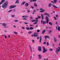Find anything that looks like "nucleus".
<instances>
[{"mask_svg": "<svg viewBox=\"0 0 60 60\" xmlns=\"http://www.w3.org/2000/svg\"><path fill=\"white\" fill-rule=\"evenodd\" d=\"M8 4V3L7 1L6 2H5L4 3V4L2 6V7L3 8H6V7L7 6Z\"/></svg>", "mask_w": 60, "mask_h": 60, "instance_id": "f257e3e1", "label": "nucleus"}, {"mask_svg": "<svg viewBox=\"0 0 60 60\" xmlns=\"http://www.w3.org/2000/svg\"><path fill=\"white\" fill-rule=\"evenodd\" d=\"M41 18H42V20L41 21V24H42V23H43V25H45V23H44V21H43V20H43V15L42 14H41Z\"/></svg>", "mask_w": 60, "mask_h": 60, "instance_id": "f03ea898", "label": "nucleus"}, {"mask_svg": "<svg viewBox=\"0 0 60 60\" xmlns=\"http://www.w3.org/2000/svg\"><path fill=\"white\" fill-rule=\"evenodd\" d=\"M42 48H43V53H45V52H46L47 51V50L45 49V47H43Z\"/></svg>", "mask_w": 60, "mask_h": 60, "instance_id": "7ed1b4c3", "label": "nucleus"}, {"mask_svg": "<svg viewBox=\"0 0 60 60\" xmlns=\"http://www.w3.org/2000/svg\"><path fill=\"white\" fill-rule=\"evenodd\" d=\"M45 19H46V22L47 23H48L49 22V18L47 16H46L45 17Z\"/></svg>", "mask_w": 60, "mask_h": 60, "instance_id": "20e7f679", "label": "nucleus"}, {"mask_svg": "<svg viewBox=\"0 0 60 60\" xmlns=\"http://www.w3.org/2000/svg\"><path fill=\"white\" fill-rule=\"evenodd\" d=\"M15 7H16V6L11 5L10 6L9 9H12V8H14Z\"/></svg>", "mask_w": 60, "mask_h": 60, "instance_id": "39448f33", "label": "nucleus"}, {"mask_svg": "<svg viewBox=\"0 0 60 60\" xmlns=\"http://www.w3.org/2000/svg\"><path fill=\"white\" fill-rule=\"evenodd\" d=\"M59 51H60V49H59L58 48H57L56 49V53L57 54L58 52H59Z\"/></svg>", "mask_w": 60, "mask_h": 60, "instance_id": "423d86ee", "label": "nucleus"}, {"mask_svg": "<svg viewBox=\"0 0 60 60\" xmlns=\"http://www.w3.org/2000/svg\"><path fill=\"white\" fill-rule=\"evenodd\" d=\"M38 33H34V34L33 35L35 36H36V37H37V36H38Z\"/></svg>", "mask_w": 60, "mask_h": 60, "instance_id": "0eeeda50", "label": "nucleus"}, {"mask_svg": "<svg viewBox=\"0 0 60 60\" xmlns=\"http://www.w3.org/2000/svg\"><path fill=\"white\" fill-rule=\"evenodd\" d=\"M38 50L39 51H41V48L40 46H38Z\"/></svg>", "mask_w": 60, "mask_h": 60, "instance_id": "6e6552de", "label": "nucleus"}, {"mask_svg": "<svg viewBox=\"0 0 60 60\" xmlns=\"http://www.w3.org/2000/svg\"><path fill=\"white\" fill-rule=\"evenodd\" d=\"M44 38L46 39V38H48V39L49 38V37L48 35L45 36L44 37Z\"/></svg>", "mask_w": 60, "mask_h": 60, "instance_id": "1a4fd4ad", "label": "nucleus"}, {"mask_svg": "<svg viewBox=\"0 0 60 60\" xmlns=\"http://www.w3.org/2000/svg\"><path fill=\"white\" fill-rule=\"evenodd\" d=\"M7 25V24H6L5 23H4L2 24V26H6Z\"/></svg>", "mask_w": 60, "mask_h": 60, "instance_id": "9d476101", "label": "nucleus"}, {"mask_svg": "<svg viewBox=\"0 0 60 60\" xmlns=\"http://www.w3.org/2000/svg\"><path fill=\"white\" fill-rule=\"evenodd\" d=\"M5 0H2L0 3V5H1L2 4H3V3L4 2Z\"/></svg>", "mask_w": 60, "mask_h": 60, "instance_id": "9b49d317", "label": "nucleus"}, {"mask_svg": "<svg viewBox=\"0 0 60 60\" xmlns=\"http://www.w3.org/2000/svg\"><path fill=\"white\" fill-rule=\"evenodd\" d=\"M38 56L39 57V59H41V55L40 54L38 55Z\"/></svg>", "mask_w": 60, "mask_h": 60, "instance_id": "f8f14e48", "label": "nucleus"}, {"mask_svg": "<svg viewBox=\"0 0 60 60\" xmlns=\"http://www.w3.org/2000/svg\"><path fill=\"white\" fill-rule=\"evenodd\" d=\"M52 6H53L54 8H57V7L55 5H52Z\"/></svg>", "mask_w": 60, "mask_h": 60, "instance_id": "ddd939ff", "label": "nucleus"}, {"mask_svg": "<svg viewBox=\"0 0 60 60\" xmlns=\"http://www.w3.org/2000/svg\"><path fill=\"white\" fill-rule=\"evenodd\" d=\"M34 7H37V5L36 4V3H34Z\"/></svg>", "mask_w": 60, "mask_h": 60, "instance_id": "4468645a", "label": "nucleus"}, {"mask_svg": "<svg viewBox=\"0 0 60 60\" xmlns=\"http://www.w3.org/2000/svg\"><path fill=\"white\" fill-rule=\"evenodd\" d=\"M46 31V30H43V31H42V34H44V33L45 32V31Z\"/></svg>", "mask_w": 60, "mask_h": 60, "instance_id": "2eb2a0df", "label": "nucleus"}, {"mask_svg": "<svg viewBox=\"0 0 60 60\" xmlns=\"http://www.w3.org/2000/svg\"><path fill=\"white\" fill-rule=\"evenodd\" d=\"M15 3V4L17 3V4H19V0H17Z\"/></svg>", "mask_w": 60, "mask_h": 60, "instance_id": "dca6fc26", "label": "nucleus"}, {"mask_svg": "<svg viewBox=\"0 0 60 60\" xmlns=\"http://www.w3.org/2000/svg\"><path fill=\"white\" fill-rule=\"evenodd\" d=\"M55 4H56L57 2V0H53Z\"/></svg>", "mask_w": 60, "mask_h": 60, "instance_id": "f3484780", "label": "nucleus"}, {"mask_svg": "<svg viewBox=\"0 0 60 60\" xmlns=\"http://www.w3.org/2000/svg\"><path fill=\"white\" fill-rule=\"evenodd\" d=\"M25 6H26L27 7L28 6V3H26L25 4Z\"/></svg>", "mask_w": 60, "mask_h": 60, "instance_id": "a211bd4d", "label": "nucleus"}, {"mask_svg": "<svg viewBox=\"0 0 60 60\" xmlns=\"http://www.w3.org/2000/svg\"><path fill=\"white\" fill-rule=\"evenodd\" d=\"M26 29H27V30H30L29 27H26Z\"/></svg>", "mask_w": 60, "mask_h": 60, "instance_id": "6ab92c4d", "label": "nucleus"}, {"mask_svg": "<svg viewBox=\"0 0 60 60\" xmlns=\"http://www.w3.org/2000/svg\"><path fill=\"white\" fill-rule=\"evenodd\" d=\"M45 11V10H43V11H39V12H43L44 11Z\"/></svg>", "mask_w": 60, "mask_h": 60, "instance_id": "aec40b11", "label": "nucleus"}, {"mask_svg": "<svg viewBox=\"0 0 60 60\" xmlns=\"http://www.w3.org/2000/svg\"><path fill=\"white\" fill-rule=\"evenodd\" d=\"M51 3H49L48 5L49 7H51Z\"/></svg>", "mask_w": 60, "mask_h": 60, "instance_id": "412c9836", "label": "nucleus"}, {"mask_svg": "<svg viewBox=\"0 0 60 60\" xmlns=\"http://www.w3.org/2000/svg\"><path fill=\"white\" fill-rule=\"evenodd\" d=\"M41 36H40V42L41 43Z\"/></svg>", "mask_w": 60, "mask_h": 60, "instance_id": "4be33fe9", "label": "nucleus"}, {"mask_svg": "<svg viewBox=\"0 0 60 60\" xmlns=\"http://www.w3.org/2000/svg\"><path fill=\"white\" fill-rule=\"evenodd\" d=\"M33 29H34V28L31 27H30V30H33Z\"/></svg>", "mask_w": 60, "mask_h": 60, "instance_id": "5701e85b", "label": "nucleus"}, {"mask_svg": "<svg viewBox=\"0 0 60 60\" xmlns=\"http://www.w3.org/2000/svg\"><path fill=\"white\" fill-rule=\"evenodd\" d=\"M49 24L51 26H52V23L51 22H49Z\"/></svg>", "mask_w": 60, "mask_h": 60, "instance_id": "b1692460", "label": "nucleus"}, {"mask_svg": "<svg viewBox=\"0 0 60 60\" xmlns=\"http://www.w3.org/2000/svg\"><path fill=\"white\" fill-rule=\"evenodd\" d=\"M58 31H60V27L58 26Z\"/></svg>", "mask_w": 60, "mask_h": 60, "instance_id": "393cba45", "label": "nucleus"}, {"mask_svg": "<svg viewBox=\"0 0 60 60\" xmlns=\"http://www.w3.org/2000/svg\"><path fill=\"white\" fill-rule=\"evenodd\" d=\"M51 32H52L51 30H49V34H51Z\"/></svg>", "mask_w": 60, "mask_h": 60, "instance_id": "a878e982", "label": "nucleus"}, {"mask_svg": "<svg viewBox=\"0 0 60 60\" xmlns=\"http://www.w3.org/2000/svg\"><path fill=\"white\" fill-rule=\"evenodd\" d=\"M28 33L29 34H32V31H29L28 32Z\"/></svg>", "mask_w": 60, "mask_h": 60, "instance_id": "bb28decb", "label": "nucleus"}, {"mask_svg": "<svg viewBox=\"0 0 60 60\" xmlns=\"http://www.w3.org/2000/svg\"><path fill=\"white\" fill-rule=\"evenodd\" d=\"M35 20H31V22H35Z\"/></svg>", "mask_w": 60, "mask_h": 60, "instance_id": "cd10ccee", "label": "nucleus"}, {"mask_svg": "<svg viewBox=\"0 0 60 60\" xmlns=\"http://www.w3.org/2000/svg\"><path fill=\"white\" fill-rule=\"evenodd\" d=\"M25 3H26L25 2H22L21 4L22 5H24L25 4Z\"/></svg>", "mask_w": 60, "mask_h": 60, "instance_id": "c85d7f7f", "label": "nucleus"}, {"mask_svg": "<svg viewBox=\"0 0 60 60\" xmlns=\"http://www.w3.org/2000/svg\"><path fill=\"white\" fill-rule=\"evenodd\" d=\"M37 24V22H36L34 23H33V24L34 25H36V24Z\"/></svg>", "mask_w": 60, "mask_h": 60, "instance_id": "c756f323", "label": "nucleus"}, {"mask_svg": "<svg viewBox=\"0 0 60 60\" xmlns=\"http://www.w3.org/2000/svg\"><path fill=\"white\" fill-rule=\"evenodd\" d=\"M15 15H11V17H12V18H13V17H15Z\"/></svg>", "mask_w": 60, "mask_h": 60, "instance_id": "7c9ffc66", "label": "nucleus"}, {"mask_svg": "<svg viewBox=\"0 0 60 60\" xmlns=\"http://www.w3.org/2000/svg\"><path fill=\"white\" fill-rule=\"evenodd\" d=\"M30 48L31 50V52H32V48L31 47V46H30Z\"/></svg>", "mask_w": 60, "mask_h": 60, "instance_id": "2f4dec72", "label": "nucleus"}, {"mask_svg": "<svg viewBox=\"0 0 60 60\" xmlns=\"http://www.w3.org/2000/svg\"><path fill=\"white\" fill-rule=\"evenodd\" d=\"M47 14H48V13H45L43 15H45V16L46 15H47Z\"/></svg>", "mask_w": 60, "mask_h": 60, "instance_id": "473e14b6", "label": "nucleus"}, {"mask_svg": "<svg viewBox=\"0 0 60 60\" xmlns=\"http://www.w3.org/2000/svg\"><path fill=\"white\" fill-rule=\"evenodd\" d=\"M31 9H34V7L32 6H31Z\"/></svg>", "mask_w": 60, "mask_h": 60, "instance_id": "72a5a7b5", "label": "nucleus"}, {"mask_svg": "<svg viewBox=\"0 0 60 60\" xmlns=\"http://www.w3.org/2000/svg\"><path fill=\"white\" fill-rule=\"evenodd\" d=\"M46 44L47 45V46H49V43L48 42H47L46 43Z\"/></svg>", "mask_w": 60, "mask_h": 60, "instance_id": "f704fd0d", "label": "nucleus"}, {"mask_svg": "<svg viewBox=\"0 0 60 60\" xmlns=\"http://www.w3.org/2000/svg\"><path fill=\"white\" fill-rule=\"evenodd\" d=\"M27 12H30V11H29V9H27Z\"/></svg>", "mask_w": 60, "mask_h": 60, "instance_id": "c9c22d12", "label": "nucleus"}, {"mask_svg": "<svg viewBox=\"0 0 60 60\" xmlns=\"http://www.w3.org/2000/svg\"><path fill=\"white\" fill-rule=\"evenodd\" d=\"M49 50L51 51H53V49H49Z\"/></svg>", "mask_w": 60, "mask_h": 60, "instance_id": "e433bc0d", "label": "nucleus"}, {"mask_svg": "<svg viewBox=\"0 0 60 60\" xmlns=\"http://www.w3.org/2000/svg\"><path fill=\"white\" fill-rule=\"evenodd\" d=\"M47 16H48V17H50V15H49V14H47Z\"/></svg>", "mask_w": 60, "mask_h": 60, "instance_id": "4c0bfd02", "label": "nucleus"}, {"mask_svg": "<svg viewBox=\"0 0 60 60\" xmlns=\"http://www.w3.org/2000/svg\"><path fill=\"white\" fill-rule=\"evenodd\" d=\"M14 22H17L18 21H19L18 20H14Z\"/></svg>", "mask_w": 60, "mask_h": 60, "instance_id": "58836bf2", "label": "nucleus"}, {"mask_svg": "<svg viewBox=\"0 0 60 60\" xmlns=\"http://www.w3.org/2000/svg\"><path fill=\"white\" fill-rule=\"evenodd\" d=\"M13 32L15 34H18V33L17 32Z\"/></svg>", "mask_w": 60, "mask_h": 60, "instance_id": "ea45409f", "label": "nucleus"}, {"mask_svg": "<svg viewBox=\"0 0 60 60\" xmlns=\"http://www.w3.org/2000/svg\"><path fill=\"white\" fill-rule=\"evenodd\" d=\"M30 26H34V25H33L31 24V25H30Z\"/></svg>", "mask_w": 60, "mask_h": 60, "instance_id": "a19ab883", "label": "nucleus"}, {"mask_svg": "<svg viewBox=\"0 0 60 60\" xmlns=\"http://www.w3.org/2000/svg\"><path fill=\"white\" fill-rule=\"evenodd\" d=\"M12 10H10L9 11H8V12H11V11H12Z\"/></svg>", "mask_w": 60, "mask_h": 60, "instance_id": "79ce46f5", "label": "nucleus"}, {"mask_svg": "<svg viewBox=\"0 0 60 60\" xmlns=\"http://www.w3.org/2000/svg\"><path fill=\"white\" fill-rule=\"evenodd\" d=\"M38 18L39 19H40V18H41V16H38Z\"/></svg>", "mask_w": 60, "mask_h": 60, "instance_id": "37998d69", "label": "nucleus"}, {"mask_svg": "<svg viewBox=\"0 0 60 60\" xmlns=\"http://www.w3.org/2000/svg\"><path fill=\"white\" fill-rule=\"evenodd\" d=\"M40 32V30H37V32H38V33H39Z\"/></svg>", "mask_w": 60, "mask_h": 60, "instance_id": "c03bdc74", "label": "nucleus"}, {"mask_svg": "<svg viewBox=\"0 0 60 60\" xmlns=\"http://www.w3.org/2000/svg\"><path fill=\"white\" fill-rule=\"evenodd\" d=\"M15 9H13V12H15Z\"/></svg>", "mask_w": 60, "mask_h": 60, "instance_id": "a18cd8bd", "label": "nucleus"}, {"mask_svg": "<svg viewBox=\"0 0 60 60\" xmlns=\"http://www.w3.org/2000/svg\"><path fill=\"white\" fill-rule=\"evenodd\" d=\"M30 19H33V18L32 16H31L30 17Z\"/></svg>", "mask_w": 60, "mask_h": 60, "instance_id": "49530a36", "label": "nucleus"}, {"mask_svg": "<svg viewBox=\"0 0 60 60\" xmlns=\"http://www.w3.org/2000/svg\"><path fill=\"white\" fill-rule=\"evenodd\" d=\"M46 42H44L43 43V44L44 45L45 44H46Z\"/></svg>", "mask_w": 60, "mask_h": 60, "instance_id": "de8ad7c7", "label": "nucleus"}, {"mask_svg": "<svg viewBox=\"0 0 60 60\" xmlns=\"http://www.w3.org/2000/svg\"><path fill=\"white\" fill-rule=\"evenodd\" d=\"M38 26V25H37L35 27H37Z\"/></svg>", "mask_w": 60, "mask_h": 60, "instance_id": "09e8293b", "label": "nucleus"}, {"mask_svg": "<svg viewBox=\"0 0 60 60\" xmlns=\"http://www.w3.org/2000/svg\"><path fill=\"white\" fill-rule=\"evenodd\" d=\"M24 24H26V25H27V24H28V23L26 22H25Z\"/></svg>", "mask_w": 60, "mask_h": 60, "instance_id": "8fccbe9b", "label": "nucleus"}, {"mask_svg": "<svg viewBox=\"0 0 60 60\" xmlns=\"http://www.w3.org/2000/svg\"><path fill=\"white\" fill-rule=\"evenodd\" d=\"M54 41L55 42H56V39L55 38H54Z\"/></svg>", "mask_w": 60, "mask_h": 60, "instance_id": "3c124183", "label": "nucleus"}, {"mask_svg": "<svg viewBox=\"0 0 60 60\" xmlns=\"http://www.w3.org/2000/svg\"><path fill=\"white\" fill-rule=\"evenodd\" d=\"M23 19H24V20H27V19H26V18H24Z\"/></svg>", "mask_w": 60, "mask_h": 60, "instance_id": "603ef678", "label": "nucleus"}, {"mask_svg": "<svg viewBox=\"0 0 60 60\" xmlns=\"http://www.w3.org/2000/svg\"><path fill=\"white\" fill-rule=\"evenodd\" d=\"M37 0H33V2H36Z\"/></svg>", "mask_w": 60, "mask_h": 60, "instance_id": "864d4df0", "label": "nucleus"}, {"mask_svg": "<svg viewBox=\"0 0 60 60\" xmlns=\"http://www.w3.org/2000/svg\"><path fill=\"white\" fill-rule=\"evenodd\" d=\"M54 18L55 19V20H56V19H57L55 17H54Z\"/></svg>", "mask_w": 60, "mask_h": 60, "instance_id": "5fc2aeb1", "label": "nucleus"}, {"mask_svg": "<svg viewBox=\"0 0 60 60\" xmlns=\"http://www.w3.org/2000/svg\"><path fill=\"white\" fill-rule=\"evenodd\" d=\"M21 28L22 29H25V28H24V27H22Z\"/></svg>", "mask_w": 60, "mask_h": 60, "instance_id": "6e6d98bb", "label": "nucleus"}, {"mask_svg": "<svg viewBox=\"0 0 60 60\" xmlns=\"http://www.w3.org/2000/svg\"><path fill=\"white\" fill-rule=\"evenodd\" d=\"M25 18H28V16H25Z\"/></svg>", "mask_w": 60, "mask_h": 60, "instance_id": "4d7b16f0", "label": "nucleus"}, {"mask_svg": "<svg viewBox=\"0 0 60 60\" xmlns=\"http://www.w3.org/2000/svg\"><path fill=\"white\" fill-rule=\"evenodd\" d=\"M40 10H43V9L42 8H40L39 9Z\"/></svg>", "mask_w": 60, "mask_h": 60, "instance_id": "13d9d810", "label": "nucleus"}, {"mask_svg": "<svg viewBox=\"0 0 60 60\" xmlns=\"http://www.w3.org/2000/svg\"><path fill=\"white\" fill-rule=\"evenodd\" d=\"M51 2L53 3V4H54V1H52Z\"/></svg>", "mask_w": 60, "mask_h": 60, "instance_id": "bf43d9fd", "label": "nucleus"}, {"mask_svg": "<svg viewBox=\"0 0 60 60\" xmlns=\"http://www.w3.org/2000/svg\"><path fill=\"white\" fill-rule=\"evenodd\" d=\"M39 37H38L37 38V39H38V40H39Z\"/></svg>", "mask_w": 60, "mask_h": 60, "instance_id": "052dcab7", "label": "nucleus"}, {"mask_svg": "<svg viewBox=\"0 0 60 60\" xmlns=\"http://www.w3.org/2000/svg\"><path fill=\"white\" fill-rule=\"evenodd\" d=\"M30 2H33V0H30Z\"/></svg>", "mask_w": 60, "mask_h": 60, "instance_id": "680f3d73", "label": "nucleus"}, {"mask_svg": "<svg viewBox=\"0 0 60 60\" xmlns=\"http://www.w3.org/2000/svg\"><path fill=\"white\" fill-rule=\"evenodd\" d=\"M33 12H36V11L35 10H34Z\"/></svg>", "mask_w": 60, "mask_h": 60, "instance_id": "e2e57ef3", "label": "nucleus"}, {"mask_svg": "<svg viewBox=\"0 0 60 60\" xmlns=\"http://www.w3.org/2000/svg\"><path fill=\"white\" fill-rule=\"evenodd\" d=\"M32 41L33 42H34V40H32Z\"/></svg>", "mask_w": 60, "mask_h": 60, "instance_id": "0e129e2a", "label": "nucleus"}, {"mask_svg": "<svg viewBox=\"0 0 60 60\" xmlns=\"http://www.w3.org/2000/svg\"><path fill=\"white\" fill-rule=\"evenodd\" d=\"M38 20H35V22H38Z\"/></svg>", "mask_w": 60, "mask_h": 60, "instance_id": "69168bd1", "label": "nucleus"}, {"mask_svg": "<svg viewBox=\"0 0 60 60\" xmlns=\"http://www.w3.org/2000/svg\"><path fill=\"white\" fill-rule=\"evenodd\" d=\"M35 19H36V20H38V18H36Z\"/></svg>", "mask_w": 60, "mask_h": 60, "instance_id": "338daca9", "label": "nucleus"}, {"mask_svg": "<svg viewBox=\"0 0 60 60\" xmlns=\"http://www.w3.org/2000/svg\"><path fill=\"white\" fill-rule=\"evenodd\" d=\"M59 38H60V35H59L58 36Z\"/></svg>", "mask_w": 60, "mask_h": 60, "instance_id": "774afa93", "label": "nucleus"}]
</instances>
